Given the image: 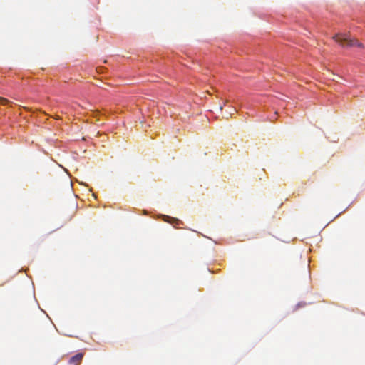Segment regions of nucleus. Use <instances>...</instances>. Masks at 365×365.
<instances>
[{"instance_id":"nucleus-2","label":"nucleus","mask_w":365,"mask_h":365,"mask_svg":"<svg viewBox=\"0 0 365 365\" xmlns=\"http://www.w3.org/2000/svg\"><path fill=\"white\" fill-rule=\"evenodd\" d=\"M163 220L165 222L170 223L175 228H178L180 224V220L175 218V217L168 216V215H163Z\"/></svg>"},{"instance_id":"nucleus-4","label":"nucleus","mask_w":365,"mask_h":365,"mask_svg":"<svg viewBox=\"0 0 365 365\" xmlns=\"http://www.w3.org/2000/svg\"><path fill=\"white\" fill-rule=\"evenodd\" d=\"M9 103V101L6 98H4L3 97H0V103L2 105H6Z\"/></svg>"},{"instance_id":"nucleus-3","label":"nucleus","mask_w":365,"mask_h":365,"mask_svg":"<svg viewBox=\"0 0 365 365\" xmlns=\"http://www.w3.org/2000/svg\"><path fill=\"white\" fill-rule=\"evenodd\" d=\"M82 359L83 354L78 353L70 359L69 363L71 365H78L80 362L82 361Z\"/></svg>"},{"instance_id":"nucleus-1","label":"nucleus","mask_w":365,"mask_h":365,"mask_svg":"<svg viewBox=\"0 0 365 365\" xmlns=\"http://www.w3.org/2000/svg\"><path fill=\"white\" fill-rule=\"evenodd\" d=\"M333 40L338 43L341 47H363L362 43H359L356 39L351 38L348 34L338 33L332 37Z\"/></svg>"}]
</instances>
